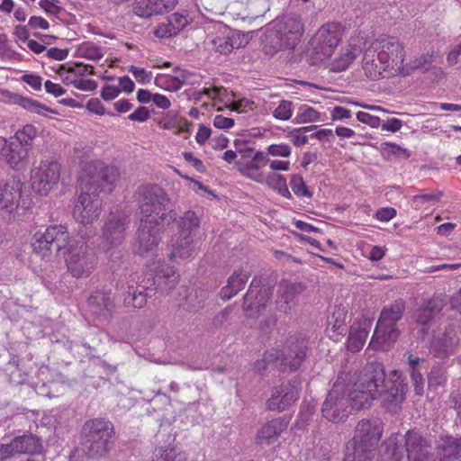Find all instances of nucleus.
<instances>
[{"label": "nucleus", "mask_w": 461, "mask_h": 461, "mask_svg": "<svg viewBox=\"0 0 461 461\" xmlns=\"http://www.w3.org/2000/svg\"><path fill=\"white\" fill-rule=\"evenodd\" d=\"M66 73H70L77 77H83L86 74H95L94 67L90 65H83L81 63H76L74 65L63 64L60 66L59 74L64 76Z\"/></svg>", "instance_id": "nucleus-49"}, {"label": "nucleus", "mask_w": 461, "mask_h": 461, "mask_svg": "<svg viewBox=\"0 0 461 461\" xmlns=\"http://www.w3.org/2000/svg\"><path fill=\"white\" fill-rule=\"evenodd\" d=\"M64 257L68 271L77 278L88 276L97 262L95 252L83 240H71Z\"/></svg>", "instance_id": "nucleus-9"}, {"label": "nucleus", "mask_w": 461, "mask_h": 461, "mask_svg": "<svg viewBox=\"0 0 461 461\" xmlns=\"http://www.w3.org/2000/svg\"><path fill=\"white\" fill-rule=\"evenodd\" d=\"M187 24V18L176 13L168 16L165 23H160L154 33L158 38H170L178 34Z\"/></svg>", "instance_id": "nucleus-30"}, {"label": "nucleus", "mask_w": 461, "mask_h": 461, "mask_svg": "<svg viewBox=\"0 0 461 461\" xmlns=\"http://www.w3.org/2000/svg\"><path fill=\"white\" fill-rule=\"evenodd\" d=\"M138 200L140 219L134 246L143 255L159 244L161 233L176 221V211L168 194L158 185L140 186Z\"/></svg>", "instance_id": "nucleus-1"}, {"label": "nucleus", "mask_w": 461, "mask_h": 461, "mask_svg": "<svg viewBox=\"0 0 461 461\" xmlns=\"http://www.w3.org/2000/svg\"><path fill=\"white\" fill-rule=\"evenodd\" d=\"M367 48L364 51V56L362 59V68L365 72V75L372 79V80H377L381 77H384V72H385L387 69H390L385 64L382 63L381 60H377L376 57H373L370 59L371 60H368L367 64Z\"/></svg>", "instance_id": "nucleus-41"}, {"label": "nucleus", "mask_w": 461, "mask_h": 461, "mask_svg": "<svg viewBox=\"0 0 461 461\" xmlns=\"http://www.w3.org/2000/svg\"><path fill=\"white\" fill-rule=\"evenodd\" d=\"M307 128H296L289 132L291 141L296 147L303 146L308 142L310 136L306 135Z\"/></svg>", "instance_id": "nucleus-59"}, {"label": "nucleus", "mask_w": 461, "mask_h": 461, "mask_svg": "<svg viewBox=\"0 0 461 461\" xmlns=\"http://www.w3.org/2000/svg\"><path fill=\"white\" fill-rule=\"evenodd\" d=\"M151 461H187V456L180 447L169 442L155 447Z\"/></svg>", "instance_id": "nucleus-31"}, {"label": "nucleus", "mask_w": 461, "mask_h": 461, "mask_svg": "<svg viewBox=\"0 0 461 461\" xmlns=\"http://www.w3.org/2000/svg\"><path fill=\"white\" fill-rule=\"evenodd\" d=\"M387 449L395 461H402L404 458V452L408 461H436L432 452V446L429 439L422 437L419 432L409 430L404 436L403 447L393 440L387 443Z\"/></svg>", "instance_id": "nucleus-8"}, {"label": "nucleus", "mask_w": 461, "mask_h": 461, "mask_svg": "<svg viewBox=\"0 0 461 461\" xmlns=\"http://www.w3.org/2000/svg\"><path fill=\"white\" fill-rule=\"evenodd\" d=\"M441 195V192H430L416 194L411 199V206L415 210H420L426 204H435L439 201Z\"/></svg>", "instance_id": "nucleus-46"}, {"label": "nucleus", "mask_w": 461, "mask_h": 461, "mask_svg": "<svg viewBox=\"0 0 461 461\" xmlns=\"http://www.w3.org/2000/svg\"><path fill=\"white\" fill-rule=\"evenodd\" d=\"M411 378L416 395L421 396L424 393L425 380L420 370L411 372Z\"/></svg>", "instance_id": "nucleus-61"}, {"label": "nucleus", "mask_w": 461, "mask_h": 461, "mask_svg": "<svg viewBox=\"0 0 461 461\" xmlns=\"http://www.w3.org/2000/svg\"><path fill=\"white\" fill-rule=\"evenodd\" d=\"M131 330L130 321L122 319L116 323L113 329V337L116 341L124 342L130 339L129 331Z\"/></svg>", "instance_id": "nucleus-52"}, {"label": "nucleus", "mask_w": 461, "mask_h": 461, "mask_svg": "<svg viewBox=\"0 0 461 461\" xmlns=\"http://www.w3.org/2000/svg\"><path fill=\"white\" fill-rule=\"evenodd\" d=\"M266 183L269 187L276 190L279 194L285 198H291V193L287 187L286 179L280 174L269 173L266 178Z\"/></svg>", "instance_id": "nucleus-43"}, {"label": "nucleus", "mask_w": 461, "mask_h": 461, "mask_svg": "<svg viewBox=\"0 0 461 461\" xmlns=\"http://www.w3.org/2000/svg\"><path fill=\"white\" fill-rule=\"evenodd\" d=\"M443 308V302L438 297H433L417 309L414 318L420 325H428Z\"/></svg>", "instance_id": "nucleus-32"}, {"label": "nucleus", "mask_w": 461, "mask_h": 461, "mask_svg": "<svg viewBox=\"0 0 461 461\" xmlns=\"http://www.w3.org/2000/svg\"><path fill=\"white\" fill-rule=\"evenodd\" d=\"M304 285L300 282L282 281L278 285L277 308L280 312L289 313L297 304L299 295Z\"/></svg>", "instance_id": "nucleus-23"}, {"label": "nucleus", "mask_w": 461, "mask_h": 461, "mask_svg": "<svg viewBox=\"0 0 461 461\" xmlns=\"http://www.w3.org/2000/svg\"><path fill=\"white\" fill-rule=\"evenodd\" d=\"M207 297V293L205 290L199 288L194 289V294L191 292L185 297V306L186 309L190 312H197L199 309L203 307V303Z\"/></svg>", "instance_id": "nucleus-47"}, {"label": "nucleus", "mask_w": 461, "mask_h": 461, "mask_svg": "<svg viewBox=\"0 0 461 461\" xmlns=\"http://www.w3.org/2000/svg\"><path fill=\"white\" fill-rule=\"evenodd\" d=\"M200 225V219L194 211H186L182 216L177 217L176 214V221L167 229H173L175 226L177 232L194 236Z\"/></svg>", "instance_id": "nucleus-35"}, {"label": "nucleus", "mask_w": 461, "mask_h": 461, "mask_svg": "<svg viewBox=\"0 0 461 461\" xmlns=\"http://www.w3.org/2000/svg\"><path fill=\"white\" fill-rule=\"evenodd\" d=\"M37 136V130L32 124H27L23 126L22 130H19L15 133V138L17 140V144H21L23 147H30L32 145V140Z\"/></svg>", "instance_id": "nucleus-51"}, {"label": "nucleus", "mask_w": 461, "mask_h": 461, "mask_svg": "<svg viewBox=\"0 0 461 461\" xmlns=\"http://www.w3.org/2000/svg\"><path fill=\"white\" fill-rule=\"evenodd\" d=\"M359 53L360 50L356 46H348L346 49L342 50L339 56L332 61L330 64V70L334 72L346 70Z\"/></svg>", "instance_id": "nucleus-40"}, {"label": "nucleus", "mask_w": 461, "mask_h": 461, "mask_svg": "<svg viewBox=\"0 0 461 461\" xmlns=\"http://www.w3.org/2000/svg\"><path fill=\"white\" fill-rule=\"evenodd\" d=\"M293 103L288 100H283L279 105L274 110L273 116L276 119L286 121L292 117Z\"/></svg>", "instance_id": "nucleus-54"}, {"label": "nucleus", "mask_w": 461, "mask_h": 461, "mask_svg": "<svg viewBox=\"0 0 461 461\" xmlns=\"http://www.w3.org/2000/svg\"><path fill=\"white\" fill-rule=\"evenodd\" d=\"M320 115L321 113L314 108L308 105H303L298 109L296 115L293 120V122L297 124H303L317 122L320 119Z\"/></svg>", "instance_id": "nucleus-45"}, {"label": "nucleus", "mask_w": 461, "mask_h": 461, "mask_svg": "<svg viewBox=\"0 0 461 461\" xmlns=\"http://www.w3.org/2000/svg\"><path fill=\"white\" fill-rule=\"evenodd\" d=\"M447 382V372L443 366L437 364L433 366L428 375L429 387L444 385Z\"/></svg>", "instance_id": "nucleus-50"}, {"label": "nucleus", "mask_w": 461, "mask_h": 461, "mask_svg": "<svg viewBox=\"0 0 461 461\" xmlns=\"http://www.w3.org/2000/svg\"><path fill=\"white\" fill-rule=\"evenodd\" d=\"M155 0H135L133 4V12L136 15L142 18H149L152 15H158L155 9Z\"/></svg>", "instance_id": "nucleus-44"}, {"label": "nucleus", "mask_w": 461, "mask_h": 461, "mask_svg": "<svg viewBox=\"0 0 461 461\" xmlns=\"http://www.w3.org/2000/svg\"><path fill=\"white\" fill-rule=\"evenodd\" d=\"M17 454H37L42 449L41 440L32 433H24L13 439Z\"/></svg>", "instance_id": "nucleus-33"}, {"label": "nucleus", "mask_w": 461, "mask_h": 461, "mask_svg": "<svg viewBox=\"0 0 461 461\" xmlns=\"http://www.w3.org/2000/svg\"><path fill=\"white\" fill-rule=\"evenodd\" d=\"M341 38L340 27L336 23L322 25L316 32L313 40V51L318 60L329 59L338 46Z\"/></svg>", "instance_id": "nucleus-17"}, {"label": "nucleus", "mask_w": 461, "mask_h": 461, "mask_svg": "<svg viewBox=\"0 0 461 461\" xmlns=\"http://www.w3.org/2000/svg\"><path fill=\"white\" fill-rule=\"evenodd\" d=\"M79 51L83 57L93 60L100 59L104 56L100 47L93 43L83 44Z\"/></svg>", "instance_id": "nucleus-55"}, {"label": "nucleus", "mask_w": 461, "mask_h": 461, "mask_svg": "<svg viewBox=\"0 0 461 461\" xmlns=\"http://www.w3.org/2000/svg\"><path fill=\"white\" fill-rule=\"evenodd\" d=\"M129 71L134 76L136 80L141 84L149 83L151 80L152 74L144 68L131 66Z\"/></svg>", "instance_id": "nucleus-64"}, {"label": "nucleus", "mask_w": 461, "mask_h": 461, "mask_svg": "<svg viewBox=\"0 0 461 461\" xmlns=\"http://www.w3.org/2000/svg\"><path fill=\"white\" fill-rule=\"evenodd\" d=\"M60 176V166L56 161H42L39 167L31 172L32 189L41 195H46Z\"/></svg>", "instance_id": "nucleus-16"}, {"label": "nucleus", "mask_w": 461, "mask_h": 461, "mask_svg": "<svg viewBox=\"0 0 461 461\" xmlns=\"http://www.w3.org/2000/svg\"><path fill=\"white\" fill-rule=\"evenodd\" d=\"M457 331L455 327H446L442 333L437 335L429 344V353L438 358L444 359L455 353L458 344Z\"/></svg>", "instance_id": "nucleus-21"}, {"label": "nucleus", "mask_w": 461, "mask_h": 461, "mask_svg": "<svg viewBox=\"0 0 461 461\" xmlns=\"http://www.w3.org/2000/svg\"><path fill=\"white\" fill-rule=\"evenodd\" d=\"M87 175L82 176L81 192L75 203L73 217L81 224H90L98 219L101 213L102 201L99 193L104 184L114 181L113 168L89 164L86 167Z\"/></svg>", "instance_id": "nucleus-2"}, {"label": "nucleus", "mask_w": 461, "mask_h": 461, "mask_svg": "<svg viewBox=\"0 0 461 461\" xmlns=\"http://www.w3.org/2000/svg\"><path fill=\"white\" fill-rule=\"evenodd\" d=\"M156 84L171 92H176L182 88L179 85V79H176L173 76H158L156 77Z\"/></svg>", "instance_id": "nucleus-56"}, {"label": "nucleus", "mask_w": 461, "mask_h": 461, "mask_svg": "<svg viewBox=\"0 0 461 461\" xmlns=\"http://www.w3.org/2000/svg\"><path fill=\"white\" fill-rule=\"evenodd\" d=\"M300 391L301 380L298 377L274 387L270 398L266 402L267 410L284 411L289 409L299 399Z\"/></svg>", "instance_id": "nucleus-15"}, {"label": "nucleus", "mask_w": 461, "mask_h": 461, "mask_svg": "<svg viewBox=\"0 0 461 461\" xmlns=\"http://www.w3.org/2000/svg\"><path fill=\"white\" fill-rule=\"evenodd\" d=\"M384 367L380 362L367 363L357 374L351 393V406L355 410L369 408L377 399L380 384L384 378Z\"/></svg>", "instance_id": "nucleus-4"}, {"label": "nucleus", "mask_w": 461, "mask_h": 461, "mask_svg": "<svg viewBox=\"0 0 461 461\" xmlns=\"http://www.w3.org/2000/svg\"><path fill=\"white\" fill-rule=\"evenodd\" d=\"M250 273L244 269H236L229 276L227 285L221 289L220 296L222 300L228 301L241 291L247 284Z\"/></svg>", "instance_id": "nucleus-27"}, {"label": "nucleus", "mask_w": 461, "mask_h": 461, "mask_svg": "<svg viewBox=\"0 0 461 461\" xmlns=\"http://www.w3.org/2000/svg\"><path fill=\"white\" fill-rule=\"evenodd\" d=\"M373 57L381 60L390 69H400L404 62V50L400 41L392 36H381L367 48V61Z\"/></svg>", "instance_id": "nucleus-11"}, {"label": "nucleus", "mask_w": 461, "mask_h": 461, "mask_svg": "<svg viewBox=\"0 0 461 461\" xmlns=\"http://www.w3.org/2000/svg\"><path fill=\"white\" fill-rule=\"evenodd\" d=\"M385 148L384 149L388 154L393 155L399 158H408L410 157V152L407 149L402 148L394 143H385Z\"/></svg>", "instance_id": "nucleus-63"}, {"label": "nucleus", "mask_w": 461, "mask_h": 461, "mask_svg": "<svg viewBox=\"0 0 461 461\" xmlns=\"http://www.w3.org/2000/svg\"><path fill=\"white\" fill-rule=\"evenodd\" d=\"M28 148L15 142H10L9 149L3 158L13 168L22 169L26 165Z\"/></svg>", "instance_id": "nucleus-36"}, {"label": "nucleus", "mask_w": 461, "mask_h": 461, "mask_svg": "<svg viewBox=\"0 0 461 461\" xmlns=\"http://www.w3.org/2000/svg\"><path fill=\"white\" fill-rule=\"evenodd\" d=\"M194 236L177 232L171 240V251L169 258L185 259L194 253Z\"/></svg>", "instance_id": "nucleus-29"}, {"label": "nucleus", "mask_w": 461, "mask_h": 461, "mask_svg": "<svg viewBox=\"0 0 461 461\" xmlns=\"http://www.w3.org/2000/svg\"><path fill=\"white\" fill-rule=\"evenodd\" d=\"M158 278L151 272L131 276L123 294L124 305L135 309L143 308L147 304L148 298L152 297L158 290Z\"/></svg>", "instance_id": "nucleus-10"}, {"label": "nucleus", "mask_w": 461, "mask_h": 461, "mask_svg": "<svg viewBox=\"0 0 461 461\" xmlns=\"http://www.w3.org/2000/svg\"><path fill=\"white\" fill-rule=\"evenodd\" d=\"M203 93L211 99H217L220 102L225 103L227 107L232 100V97H234V94L229 93L223 86L203 88Z\"/></svg>", "instance_id": "nucleus-48"}, {"label": "nucleus", "mask_w": 461, "mask_h": 461, "mask_svg": "<svg viewBox=\"0 0 461 461\" xmlns=\"http://www.w3.org/2000/svg\"><path fill=\"white\" fill-rule=\"evenodd\" d=\"M284 349L285 355L281 359V370L295 372L302 366L312 351L310 339L299 331L289 334L285 339Z\"/></svg>", "instance_id": "nucleus-12"}, {"label": "nucleus", "mask_w": 461, "mask_h": 461, "mask_svg": "<svg viewBox=\"0 0 461 461\" xmlns=\"http://www.w3.org/2000/svg\"><path fill=\"white\" fill-rule=\"evenodd\" d=\"M409 390L408 384L397 370L391 372L389 376L384 374L380 384L377 399L390 411H396L406 398Z\"/></svg>", "instance_id": "nucleus-13"}, {"label": "nucleus", "mask_w": 461, "mask_h": 461, "mask_svg": "<svg viewBox=\"0 0 461 461\" xmlns=\"http://www.w3.org/2000/svg\"><path fill=\"white\" fill-rule=\"evenodd\" d=\"M263 50L266 54L275 55L283 50H294V48H288L285 38L279 33L275 28L266 34L263 41Z\"/></svg>", "instance_id": "nucleus-39"}, {"label": "nucleus", "mask_w": 461, "mask_h": 461, "mask_svg": "<svg viewBox=\"0 0 461 461\" xmlns=\"http://www.w3.org/2000/svg\"><path fill=\"white\" fill-rule=\"evenodd\" d=\"M348 312L345 307L334 305L330 308V313L327 318V325L338 334H343L347 330L346 319Z\"/></svg>", "instance_id": "nucleus-38"}, {"label": "nucleus", "mask_w": 461, "mask_h": 461, "mask_svg": "<svg viewBox=\"0 0 461 461\" xmlns=\"http://www.w3.org/2000/svg\"><path fill=\"white\" fill-rule=\"evenodd\" d=\"M438 461H456L461 457V437H440L437 445Z\"/></svg>", "instance_id": "nucleus-26"}, {"label": "nucleus", "mask_w": 461, "mask_h": 461, "mask_svg": "<svg viewBox=\"0 0 461 461\" xmlns=\"http://www.w3.org/2000/svg\"><path fill=\"white\" fill-rule=\"evenodd\" d=\"M86 108L93 113L98 115L108 114L110 116H115V113L113 112H106L103 104L98 98H91L87 104Z\"/></svg>", "instance_id": "nucleus-62"}, {"label": "nucleus", "mask_w": 461, "mask_h": 461, "mask_svg": "<svg viewBox=\"0 0 461 461\" xmlns=\"http://www.w3.org/2000/svg\"><path fill=\"white\" fill-rule=\"evenodd\" d=\"M261 277L255 276L243 297L242 310L249 318H258L266 309L272 292L271 289L261 285Z\"/></svg>", "instance_id": "nucleus-14"}, {"label": "nucleus", "mask_w": 461, "mask_h": 461, "mask_svg": "<svg viewBox=\"0 0 461 461\" xmlns=\"http://www.w3.org/2000/svg\"><path fill=\"white\" fill-rule=\"evenodd\" d=\"M405 311V302L402 299L384 306L380 313L377 322L397 325V321L402 318Z\"/></svg>", "instance_id": "nucleus-37"}, {"label": "nucleus", "mask_w": 461, "mask_h": 461, "mask_svg": "<svg viewBox=\"0 0 461 461\" xmlns=\"http://www.w3.org/2000/svg\"><path fill=\"white\" fill-rule=\"evenodd\" d=\"M289 425V420L286 417H278L267 421L258 430L255 437L257 445H272L281 434L286 430Z\"/></svg>", "instance_id": "nucleus-25"}, {"label": "nucleus", "mask_w": 461, "mask_h": 461, "mask_svg": "<svg viewBox=\"0 0 461 461\" xmlns=\"http://www.w3.org/2000/svg\"><path fill=\"white\" fill-rule=\"evenodd\" d=\"M23 183L13 177L4 185H0V215L11 217L20 207Z\"/></svg>", "instance_id": "nucleus-20"}, {"label": "nucleus", "mask_w": 461, "mask_h": 461, "mask_svg": "<svg viewBox=\"0 0 461 461\" xmlns=\"http://www.w3.org/2000/svg\"><path fill=\"white\" fill-rule=\"evenodd\" d=\"M114 434L113 424L105 418H94L85 421L80 432L85 454L90 458L105 456L113 447Z\"/></svg>", "instance_id": "nucleus-3"}, {"label": "nucleus", "mask_w": 461, "mask_h": 461, "mask_svg": "<svg viewBox=\"0 0 461 461\" xmlns=\"http://www.w3.org/2000/svg\"><path fill=\"white\" fill-rule=\"evenodd\" d=\"M399 335L397 325L376 322L370 344H376L379 348L385 349L390 344L396 341Z\"/></svg>", "instance_id": "nucleus-28"}, {"label": "nucleus", "mask_w": 461, "mask_h": 461, "mask_svg": "<svg viewBox=\"0 0 461 461\" xmlns=\"http://www.w3.org/2000/svg\"><path fill=\"white\" fill-rule=\"evenodd\" d=\"M369 324L365 321L363 322L353 323L350 326L349 334L348 338V349L351 352L359 351L368 336Z\"/></svg>", "instance_id": "nucleus-34"}, {"label": "nucleus", "mask_w": 461, "mask_h": 461, "mask_svg": "<svg viewBox=\"0 0 461 461\" xmlns=\"http://www.w3.org/2000/svg\"><path fill=\"white\" fill-rule=\"evenodd\" d=\"M87 307L95 321H108L115 309L114 298L112 296L111 291L96 290L88 297Z\"/></svg>", "instance_id": "nucleus-18"}, {"label": "nucleus", "mask_w": 461, "mask_h": 461, "mask_svg": "<svg viewBox=\"0 0 461 461\" xmlns=\"http://www.w3.org/2000/svg\"><path fill=\"white\" fill-rule=\"evenodd\" d=\"M64 82L73 84L76 88L83 91H94L97 87V83L93 79H69L66 77Z\"/></svg>", "instance_id": "nucleus-58"}, {"label": "nucleus", "mask_w": 461, "mask_h": 461, "mask_svg": "<svg viewBox=\"0 0 461 461\" xmlns=\"http://www.w3.org/2000/svg\"><path fill=\"white\" fill-rule=\"evenodd\" d=\"M130 221L127 215L111 213L103 229V245L108 250L120 245L124 238Z\"/></svg>", "instance_id": "nucleus-19"}, {"label": "nucleus", "mask_w": 461, "mask_h": 461, "mask_svg": "<svg viewBox=\"0 0 461 461\" xmlns=\"http://www.w3.org/2000/svg\"><path fill=\"white\" fill-rule=\"evenodd\" d=\"M276 29L285 38L288 48H295L303 32V24L296 14H286L276 25Z\"/></svg>", "instance_id": "nucleus-22"}, {"label": "nucleus", "mask_w": 461, "mask_h": 461, "mask_svg": "<svg viewBox=\"0 0 461 461\" xmlns=\"http://www.w3.org/2000/svg\"><path fill=\"white\" fill-rule=\"evenodd\" d=\"M290 185L297 196L312 197V194L309 191L303 178L300 175H293L290 180Z\"/></svg>", "instance_id": "nucleus-53"}, {"label": "nucleus", "mask_w": 461, "mask_h": 461, "mask_svg": "<svg viewBox=\"0 0 461 461\" xmlns=\"http://www.w3.org/2000/svg\"><path fill=\"white\" fill-rule=\"evenodd\" d=\"M267 155H271L274 157H285L287 158L291 155V148L289 145L281 143V144H272L267 147Z\"/></svg>", "instance_id": "nucleus-60"}, {"label": "nucleus", "mask_w": 461, "mask_h": 461, "mask_svg": "<svg viewBox=\"0 0 461 461\" xmlns=\"http://www.w3.org/2000/svg\"><path fill=\"white\" fill-rule=\"evenodd\" d=\"M250 158L251 159L249 161L243 159L237 160L235 167L247 178L257 183H263L264 176L259 170L269 162L267 154L263 151H257Z\"/></svg>", "instance_id": "nucleus-24"}, {"label": "nucleus", "mask_w": 461, "mask_h": 461, "mask_svg": "<svg viewBox=\"0 0 461 461\" xmlns=\"http://www.w3.org/2000/svg\"><path fill=\"white\" fill-rule=\"evenodd\" d=\"M384 424L379 418L363 419L356 426L355 435L347 444L346 453L375 457Z\"/></svg>", "instance_id": "nucleus-6"}, {"label": "nucleus", "mask_w": 461, "mask_h": 461, "mask_svg": "<svg viewBox=\"0 0 461 461\" xmlns=\"http://www.w3.org/2000/svg\"><path fill=\"white\" fill-rule=\"evenodd\" d=\"M351 383L350 377L345 371H340L337 380L321 407L322 417L333 423L343 421L350 412L351 393L347 387Z\"/></svg>", "instance_id": "nucleus-5"}, {"label": "nucleus", "mask_w": 461, "mask_h": 461, "mask_svg": "<svg viewBox=\"0 0 461 461\" xmlns=\"http://www.w3.org/2000/svg\"><path fill=\"white\" fill-rule=\"evenodd\" d=\"M234 147L237 154L241 155V158L245 160V158H250L252 156V152L254 151V147L252 143L249 140H241L237 139L234 140Z\"/></svg>", "instance_id": "nucleus-57"}, {"label": "nucleus", "mask_w": 461, "mask_h": 461, "mask_svg": "<svg viewBox=\"0 0 461 461\" xmlns=\"http://www.w3.org/2000/svg\"><path fill=\"white\" fill-rule=\"evenodd\" d=\"M212 45L217 52L227 55L232 52L234 49H239L240 42L239 37L234 34H228L215 37L212 40Z\"/></svg>", "instance_id": "nucleus-42"}, {"label": "nucleus", "mask_w": 461, "mask_h": 461, "mask_svg": "<svg viewBox=\"0 0 461 461\" xmlns=\"http://www.w3.org/2000/svg\"><path fill=\"white\" fill-rule=\"evenodd\" d=\"M67 228L63 225H50L44 230H39L33 235L32 247L33 251L42 258L51 260L66 256V249L70 244Z\"/></svg>", "instance_id": "nucleus-7"}]
</instances>
